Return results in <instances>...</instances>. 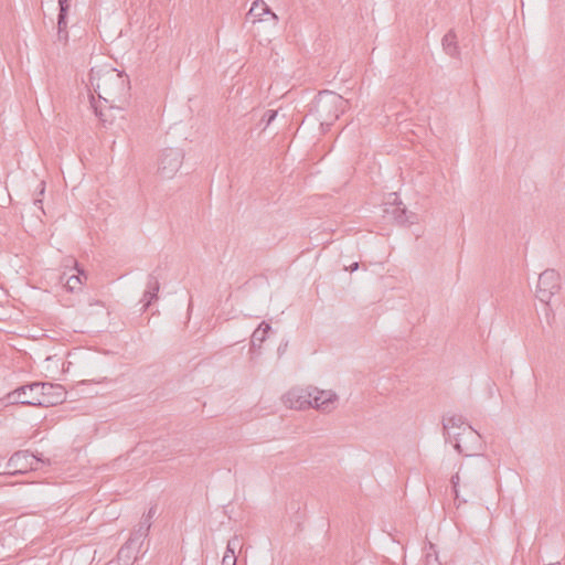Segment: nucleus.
Here are the masks:
<instances>
[{"mask_svg":"<svg viewBox=\"0 0 565 565\" xmlns=\"http://www.w3.org/2000/svg\"><path fill=\"white\" fill-rule=\"evenodd\" d=\"M451 439L459 454L471 458L450 479L455 502L460 505L479 494L481 482L488 478L491 466L486 457L475 454L481 448V436L470 425L465 426L462 431H454Z\"/></svg>","mask_w":565,"mask_h":565,"instance_id":"nucleus-1","label":"nucleus"},{"mask_svg":"<svg viewBox=\"0 0 565 565\" xmlns=\"http://www.w3.org/2000/svg\"><path fill=\"white\" fill-rule=\"evenodd\" d=\"M89 79L95 93L109 104L110 108H114L117 102H125L129 95V79L116 68H92Z\"/></svg>","mask_w":565,"mask_h":565,"instance_id":"nucleus-2","label":"nucleus"},{"mask_svg":"<svg viewBox=\"0 0 565 565\" xmlns=\"http://www.w3.org/2000/svg\"><path fill=\"white\" fill-rule=\"evenodd\" d=\"M347 100L342 96L323 90L320 92L312 105V110L316 113L320 120L321 127L331 126L332 122L339 118L340 113L343 111Z\"/></svg>","mask_w":565,"mask_h":565,"instance_id":"nucleus-3","label":"nucleus"},{"mask_svg":"<svg viewBox=\"0 0 565 565\" xmlns=\"http://www.w3.org/2000/svg\"><path fill=\"white\" fill-rule=\"evenodd\" d=\"M561 277L555 269H545L539 276L536 297L540 301L548 303L554 295L561 289Z\"/></svg>","mask_w":565,"mask_h":565,"instance_id":"nucleus-4","label":"nucleus"},{"mask_svg":"<svg viewBox=\"0 0 565 565\" xmlns=\"http://www.w3.org/2000/svg\"><path fill=\"white\" fill-rule=\"evenodd\" d=\"M184 158L180 148H167L159 157L158 172L162 178L171 179L182 166Z\"/></svg>","mask_w":565,"mask_h":565,"instance_id":"nucleus-5","label":"nucleus"},{"mask_svg":"<svg viewBox=\"0 0 565 565\" xmlns=\"http://www.w3.org/2000/svg\"><path fill=\"white\" fill-rule=\"evenodd\" d=\"M40 387L39 382H33L26 385H22L9 393L7 398L10 403H19L29 406H39L42 407V402H40Z\"/></svg>","mask_w":565,"mask_h":565,"instance_id":"nucleus-6","label":"nucleus"},{"mask_svg":"<svg viewBox=\"0 0 565 565\" xmlns=\"http://www.w3.org/2000/svg\"><path fill=\"white\" fill-rule=\"evenodd\" d=\"M42 460L36 456L30 454L28 450H19L14 452L10 459L8 460V468L12 469V471L8 472L9 475H24L30 470H36L39 462Z\"/></svg>","mask_w":565,"mask_h":565,"instance_id":"nucleus-7","label":"nucleus"},{"mask_svg":"<svg viewBox=\"0 0 565 565\" xmlns=\"http://www.w3.org/2000/svg\"><path fill=\"white\" fill-rule=\"evenodd\" d=\"M40 387V402H42V407H50L61 404L65 399V390L60 384L49 383V382H39Z\"/></svg>","mask_w":565,"mask_h":565,"instance_id":"nucleus-8","label":"nucleus"},{"mask_svg":"<svg viewBox=\"0 0 565 565\" xmlns=\"http://www.w3.org/2000/svg\"><path fill=\"white\" fill-rule=\"evenodd\" d=\"M310 393H312L313 408L323 413H330L335 408L338 395L334 392L313 387L310 388Z\"/></svg>","mask_w":565,"mask_h":565,"instance_id":"nucleus-9","label":"nucleus"},{"mask_svg":"<svg viewBox=\"0 0 565 565\" xmlns=\"http://www.w3.org/2000/svg\"><path fill=\"white\" fill-rule=\"evenodd\" d=\"M312 393L310 390H292L287 393V402L291 408L305 409L307 407H313Z\"/></svg>","mask_w":565,"mask_h":565,"instance_id":"nucleus-10","label":"nucleus"},{"mask_svg":"<svg viewBox=\"0 0 565 565\" xmlns=\"http://www.w3.org/2000/svg\"><path fill=\"white\" fill-rule=\"evenodd\" d=\"M384 212L387 214H392L394 220L401 225L414 223L415 214L409 213L402 202H394L393 204L390 205V207H386Z\"/></svg>","mask_w":565,"mask_h":565,"instance_id":"nucleus-11","label":"nucleus"},{"mask_svg":"<svg viewBox=\"0 0 565 565\" xmlns=\"http://www.w3.org/2000/svg\"><path fill=\"white\" fill-rule=\"evenodd\" d=\"M467 426L461 415L444 416L443 429L446 440L452 438L454 431H462V428Z\"/></svg>","mask_w":565,"mask_h":565,"instance_id":"nucleus-12","label":"nucleus"},{"mask_svg":"<svg viewBox=\"0 0 565 565\" xmlns=\"http://www.w3.org/2000/svg\"><path fill=\"white\" fill-rule=\"evenodd\" d=\"M160 290V282L157 276L150 274L147 280V288L142 296L143 309H148L149 306L158 300V292Z\"/></svg>","mask_w":565,"mask_h":565,"instance_id":"nucleus-13","label":"nucleus"},{"mask_svg":"<svg viewBox=\"0 0 565 565\" xmlns=\"http://www.w3.org/2000/svg\"><path fill=\"white\" fill-rule=\"evenodd\" d=\"M444 52L454 58L460 57V50L458 46L457 34L454 30H449L441 40Z\"/></svg>","mask_w":565,"mask_h":565,"instance_id":"nucleus-14","label":"nucleus"},{"mask_svg":"<svg viewBox=\"0 0 565 565\" xmlns=\"http://www.w3.org/2000/svg\"><path fill=\"white\" fill-rule=\"evenodd\" d=\"M68 262L74 264L75 269L77 270V274L76 275L73 274L65 279V287L70 291H75V290L79 289L81 285L83 284L82 278L86 279L87 276L83 269L78 268L76 260L70 259Z\"/></svg>","mask_w":565,"mask_h":565,"instance_id":"nucleus-15","label":"nucleus"},{"mask_svg":"<svg viewBox=\"0 0 565 565\" xmlns=\"http://www.w3.org/2000/svg\"><path fill=\"white\" fill-rule=\"evenodd\" d=\"M263 14H271L274 19H277V15L271 12L270 8L265 2L262 0L254 1L247 17H254L255 20L253 22H255L256 20H260Z\"/></svg>","mask_w":565,"mask_h":565,"instance_id":"nucleus-16","label":"nucleus"},{"mask_svg":"<svg viewBox=\"0 0 565 565\" xmlns=\"http://www.w3.org/2000/svg\"><path fill=\"white\" fill-rule=\"evenodd\" d=\"M142 543H143L142 540L137 539V536L131 533L128 541L120 547V550L118 552V558H124L126 555V552H134L137 554L142 545Z\"/></svg>","mask_w":565,"mask_h":565,"instance_id":"nucleus-17","label":"nucleus"},{"mask_svg":"<svg viewBox=\"0 0 565 565\" xmlns=\"http://www.w3.org/2000/svg\"><path fill=\"white\" fill-rule=\"evenodd\" d=\"M270 329H271L270 324L263 321L259 324V327L252 334V341H250L252 347L259 348L262 345V343L266 340L267 333L269 332Z\"/></svg>","mask_w":565,"mask_h":565,"instance_id":"nucleus-18","label":"nucleus"},{"mask_svg":"<svg viewBox=\"0 0 565 565\" xmlns=\"http://www.w3.org/2000/svg\"><path fill=\"white\" fill-rule=\"evenodd\" d=\"M424 565H441L438 554L435 548V544L429 543L428 548L425 555V564Z\"/></svg>","mask_w":565,"mask_h":565,"instance_id":"nucleus-19","label":"nucleus"},{"mask_svg":"<svg viewBox=\"0 0 565 565\" xmlns=\"http://www.w3.org/2000/svg\"><path fill=\"white\" fill-rule=\"evenodd\" d=\"M151 523L147 522L141 518L138 527L132 532L137 536V539L145 540L150 531Z\"/></svg>","mask_w":565,"mask_h":565,"instance_id":"nucleus-20","label":"nucleus"},{"mask_svg":"<svg viewBox=\"0 0 565 565\" xmlns=\"http://www.w3.org/2000/svg\"><path fill=\"white\" fill-rule=\"evenodd\" d=\"M67 14L68 13H60L57 15V30H61V32H65L67 29Z\"/></svg>","mask_w":565,"mask_h":565,"instance_id":"nucleus-21","label":"nucleus"},{"mask_svg":"<svg viewBox=\"0 0 565 565\" xmlns=\"http://www.w3.org/2000/svg\"><path fill=\"white\" fill-rule=\"evenodd\" d=\"M277 116V111L276 110H267L264 116H263V121L266 122V126L270 125L271 121L275 120Z\"/></svg>","mask_w":565,"mask_h":565,"instance_id":"nucleus-22","label":"nucleus"},{"mask_svg":"<svg viewBox=\"0 0 565 565\" xmlns=\"http://www.w3.org/2000/svg\"><path fill=\"white\" fill-rule=\"evenodd\" d=\"M237 557L236 555L224 554L222 558V565H236Z\"/></svg>","mask_w":565,"mask_h":565,"instance_id":"nucleus-23","label":"nucleus"},{"mask_svg":"<svg viewBox=\"0 0 565 565\" xmlns=\"http://www.w3.org/2000/svg\"><path fill=\"white\" fill-rule=\"evenodd\" d=\"M60 13H68L71 0H58Z\"/></svg>","mask_w":565,"mask_h":565,"instance_id":"nucleus-24","label":"nucleus"},{"mask_svg":"<svg viewBox=\"0 0 565 565\" xmlns=\"http://www.w3.org/2000/svg\"><path fill=\"white\" fill-rule=\"evenodd\" d=\"M227 546L234 548L235 551L241 548V540L238 539V536H234L232 537L228 542H227Z\"/></svg>","mask_w":565,"mask_h":565,"instance_id":"nucleus-25","label":"nucleus"},{"mask_svg":"<svg viewBox=\"0 0 565 565\" xmlns=\"http://www.w3.org/2000/svg\"><path fill=\"white\" fill-rule=\"evenodd\" d=\"M156 511H157L156 507H151V508L149 509L148 513L142 515L143 520H145V521H147V522H149V523H151L152 518H153V516H154V514H156Z\"/></svg>","mask_w":565,"mask_h":565,"instance_id":"nucleus-26","label":"nucleus"},{"mask_svg":"<svg viewBox=\"0 0 565 565\" xmlns=\"http://www.w3.org/2000/svg\"><path fill=\"white\" fill-rule=\"evenodd\" d=\"M131 558H137V554L134 553V552H126V555L124 558H120L121 561H124L125 563H128Z\"/></svg>","mask_w":565,"mask_h":565,"instance_id":"nucleus-27","label":"nucleus"},{"mask_svg":"<svg viewBox=\"0 0 565 565\" xmlns=\"http://www.w3.org/2000/svg\"><path fill=\"white\" fill-rule=\"evenodd\" d=\"M57 36H58V40L60 41H67V38H68V33H67V30H65V32H61V30H57Z\"/></svg>","mask_w":565,"mask_h":565,"instance_id":"nucleus-28","label":"nucleus"},{"mask_svg":"<svg viewBox=\"0 0 565 565\" xmlns=\"http://www.w3.org/2000/svg\"><path fill=\"white\" fill-rule=\"evenodd\" d=\"M224 554L236 555V551L230 546H226V551Z\"/></svg>","mask_w":565,"mask_h":565,"instance_id":"nucleus-29","label":"nucleus"},{"mask_svg":"<svg viewBox=\"0 0 565 565\" xmlns=\"http://www.w3.org/2000/svg\"><path fill=\"white\" fill-rule=\"evenodd\" d=\"M94 109H95V114L99 117H103V111L102 109H99L97 106L93 105Z\"/></svg>","mask_w":565,"mask_h":565,"instance_id":"nucleus-30","label":"nucleus"},{"mask_svg":"<svg viewBox=\"0 0 565 565\" xmlns=\"http://www.w3.org/2000/svg\"><path fill=\"white\" fill-rule=\"evenodd\" d=\"M359 268V263H353L351 266H350V269L351 271H354Z\"/></svg>","mask_w":565,"mask_h":565,"instance_id":"nucleus-31","label":"nucleus"}]
</instances>
